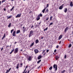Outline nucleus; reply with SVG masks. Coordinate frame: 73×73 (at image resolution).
Segmentation results:
<instances>
[{
    "mask_svg": "<svg viewBox=\"0 0 73 73\" xmlns=\"http://www.w3.org/2000/svg\"><path fill=\"white\" fill-rule=\"evenodd\" d=\"M21 13H20L19 14H18L15 17L16 18H18V17H21Z\"/></svg>",
    "mask_w": 73,
    "mask_h": 73,
    "instance_id": "4",
    "label": "nucleus"
},
{
    "mask_svg": "<svg viewBox=\"0 0 73 73\" xmlns=\"http://www.w3.org/2000/svg\"><path fill=\"white\" fill-rule=\"evenodd\" d=\"M46 12L48 13V12H49V10L48 9H47L46 10Z\"/></svg>",
    "mask_w": 73,
    "mask_h": 73,
    "instance_id": "33",
    "label": "nucleus"
},
{
    "mask_svg": "<svg viewBox=\"0 0 73 73\" xmlns=\"http://www.w3.org/2000/svg\"><path fill=\"white\" fill-rule=\"evenodd\" d=\"M33 33H34V31H31L28 35L29 37H31V36H32L33 35Z\"/></svg>",
    "mask_w": 73,
    "mask_h": 73,
    "instance_id": "1",
    "label": "nucleus"
},
{
    "mask_svg": "<svg viewBox=\"0 0 73 73\" xmlns=\"http://www.w3.org/2000/svg\"><path fill=\"white\" fill-rule=\"evenodd\" d=\"M3 48H2L1 49V51H2L3 50Z\"/></svg>",
    "mask_w": 73,
    "mask_h": 73,
    "instance_id": "50",
    "label": "nucleus"
},
{
    "mask_svg": "<svg viewBox=\"0 0 73 73\" xmlns=\"http://www.w3.org/2000/svg\"><path fill=\"white\" fill-rule=\"evenodd\" d=\"M15 33H16V31H13L12 34L13 36H15Z\"/></svg>",
    "mask_w": 73,
    "mask_h": 73,
    "instance_id": "10",
    "label": "nucleus"
},
{
    "mask_svg": "<svg viewBox=\"0 0 73 73\" xmlns=\"http://www.w3.org/2000/svg\"><path fill=\"white\" fill-rule=\"evenodd\" d=\"M66 58V55H65L64 56V58Z\"/></svg>",
    "mask_w": 73,
    "mask_h": 73,
    "instance_id": "39",
    "label": "nucleus"
},
{
    "mask_svg": "<svg viewBox=\"0 0 73 73\" xmlns=\"http://www.w3.org/2000/svg\"><path fill=\"white\" fill-rule=\"evenodd\" d=\"M41 39H43V37H42L41 38Z\"/></svg>",
    "mask_w": 73,
    "mask_h": 73,
    "instance_id": "63",
    "label": "nucleus"
},
{
    "mask_svg": "<svg viewBox=\"0 0 73 73\" xmlns=\"http://www.w3.org/2000/svg\"><path fill=\"white\" fill-rule=\"evenodd\" d=\"M59 47V46H58V45H57L56 46V48H58Z\"/></svg>",
    "mask_w": 73,
    "mask_h": 73,
    "instance_id": "42",
    "label": "nucleus"
},
{
    "mask_svg": "<svg viewBox=\"0 0 73 73\" xmlns=\"http://www.w3.org/2000/svg\"><path fill=\"white\" fill-rule=\"evenodd\" d=\"M23 29H24V28H25V27H23Z\"/></svg>",
    "mask_w": 73,
    "mask_h": 73,
    "instance_id": "64",
    "label": "nucleus"
},
{
    "mask_svg": "<svg viewBox=\"0 0 73 73\" xmlns=\"http://www.w3.org/2000/svg\"><path fill=\"white\" fill-rule=\"evenodd\" d=\"M49 52V50H46V52L48 53Z\"/></svg>",
    "mask_w": 73,
    "mask_h": 73,
    "instance_id": "45",
    "label": "nucleus"
},
{
    "mask_svg": "<svg viewBox=\"0 0 73 73\" xmlns=\"http://www.w3.org/2000/svg\"><path fill=\"white\" fill-rule=\"evenodd\" d=\"M20 32V30H18L16 32L17 34H18V33H19Z\"/></svg>",
    "mask_w": 73,
    "mask_h": 73,
    "instance_id": "16",
    "label": "nucleus"
},
{
    "mask_svg": "<svg viewBox=\"0 0 73 73\" xmlns=\"http://www.w3.org/2000/svg\"><path fill=\"white\" fill-rule=\"evenodd\" d=\"M27 71H26L25 72V73H27Z\"/></svg>",
    "mask_w": 73,
    "mask_h": 73,
    "instance_id": "54",
    "label": "nucleus"
},
{
    "mask_svg": "<svg viewBox=\"0 0 73 73\" xmlns=\"http://www.w3.org/2000/svg\"><path fill=\"white\" fill-rule=\"evenodd\" d=\"M5 37V33L4 34L3 36V37L2 38V40H3Z\"/></svg>",
    "mask_w": 73,
    "mask_h": 73,
    "instance_id": "14",
    "label": "nucleus"
},
{
    "mask_svg": "<svg viewBox=\"0 0 73 73\" xmlns=\"http://www.w3.org/2000/svg\"><path fill=\"white\" fill-rule=\"evenodd\" d=\"M13 8H14V6H13V7L11 9L10 11H12L13 9Z\"/></svg>",
    "mask_w": 73,
    "mask_h": 73,
    "instance_id": "27",
    "label": "nucleus"
},
{
    "mask_svg": "<svg viewBox=\"0 0 73 73\" xmlns=\"http://www.w3.org/2000/svg\"><path fill=\"white\" fill-rule=\"evenodd\" d=\"M41 23V22H40L39 23V24H38L39 25H40V24Z\"/></svg>",
    "mask_w": 73,
    "mask_h": 73,
    "instance_id": "51",
    "label": "nucleus"
},
{
    "mask_svg": "<svg viewBox=\"0 0 73 73\" xmlns=\"http://www.w3.org/2000/svg\"><path fill=\"white\" fill-rule=\"evenodd\" d=\"M31 70H29L28 71V72H27V73H29V72H30V71H31Z\"/></svg>",
    "mask_w": 73,
    "mask_h": 73,
    "instance_id": "44",
    "label": "nucleus"
},
{
    "mask_svg": "<svg viewBox=\"0 0 73 73\" xmlns=\"http://www.w3.org/2000/svg\"><path fill=\"white\" fill-rule=\"evenodd\" d=\"M48 29V27H46V29H44V31H46Z\"/></svg>",
    "mask_w": 73,
    "mask_h": 73,
    "instance_id": "29",
    "label": "nucleus"
},
{
    "mask_svg": "<svg viewBox=\"0 0 73 73\" xmlns=\"http://www.w3.org/2000/svg\"><path fill=\"white\" fill-rule=\"evenodd\" d=\"M45 50H44L43 51V52H42V53L43 54V53H44V52H45Z\"/></svg>",
    "mask_w": 73,
    "mask_h": 73,
    "instance_id": "46",
    "label": "nucleus"
},
{
    "mask_svg": "<svg viewBox=\"0 0 73 73\" xmlns=\"http://www.w3.org/2000/svg\"><path fill=\"white\" fill-rule=\"evenodd\" d=\"M7 47H9V46H6V48H7Z\"/></svg>",
    "mask_w": 73,
    "mask_h": 73,
    "instance_id": "61",
    "label": "nucleus"
},
{
    "mask_svg": "<svg viewBox=\"0 0 73 73\" xmlns=\"http://www.w3.org/2000/svg\"><path fill=\"white\" fill-rule=\"evenodd\" d=\"M40 19V17H37V18L36 19L37 21L39 20Z\"/></svg>",
    "mask_w": 73,
    "mask_h": 73,
    "instance_id": "18",
    "label": "nucleus"
},
{
    "mask_svg": "<svg viewBox=\"0 0 73 73\" xmlns=\"http://www.w3.org/2000/svg\"><path fill=\"white\" fill-rule=\"evenodd\" d=\"M52 20V17L51 16L50 18V20Z\"/></svg>",
    "mask_w": 73,
    "mask_h": 73,
    "instance_id": "32",
    "label": "nucleus"
},
{
    "mask_svg": "<svg viewBox=\"0 0 73 73\" xmlns=\"http://www.w3.org/2000/svg\"><path fill=\"white\" fill-rule=\"evenodd\" d=\"M65 72V70H64L63 71H62L61 73H64Z\"/></svg>",
    "mask_w": 73,
    "mask_h": 73,
    "instance_id": "26",
    "label": "nucleus"
},
{
    "mask_svg": "<svg viewBox=\"0 0 73 73\" xmlns=\"http://www.w3.org/2000/svg\"><path fill=\"white\" fill-rule=\"evenodd\" d=\"M49 7V4H47V7Z\"/></svg>",
    "mask_w": 73,
    "mask_h": 73,
    "instance_id": "40",
    "label": "nucleus"
},
{
    "mask_svg": "<svg viewBox=\"0 0 73 73\" xmlns=\"http://www.w3.org/2000/svg\"><path fill=\"white\" fill-rule=\"evenodd\" d=\"M46 54V52H45L44 54H43L44 56H45Z\"/></svg>",
    "mask_w": 73,
    "mask_h": 73,
    "instance_id": "52",
    "label": "nucleus"
},
{
    "mask_svg": "<svg viewBox=\"0 0 73 73\" xmlns=\"http://www.w3.org/2000/svg\"><path fill=\"white\" fill-rule=\"evenodd\" d=\"M19 52V48H16L14 50V53L16 54L17 53Z\"/></svg>",
    "mask_w": 73,
    "mask_h": 73,
    "instance_id": "3",
    "label": "nucleus"
},
{
    "mask_svg": "<svg viewBox=\"0 0 73 73\" xmlns=\"http://www.w3.org/2000/svg\"><path fill=\"white\" fill-rule=\"evenodd\" d=\"M34 26L33 25L31 27V28H33Z\"/></svg>",
    "mask_w": 73,
    "mask_h": 73,
    "instance_id": "48",
    "label": "nucleus"
},
{
    "mask_svg": "<svg viewBox=\"0 0 73 73\" xmlns=\"http://www.w3.org/2000/svg\"><path fill=\"white\" fill-rule=\"evenodd\" d=\"M45 11V9H44L42 11V12L44 13Z\"/></svg>",
    "mask_w": 73,
    "mask_h": 73,
    "instance_id": "30",
    "label": "nucleus"
},
{
    "mask_svg": "<svg viewBox=\"0 0 73 73\" xmlns=\"http://www.w3.org/2000/svg\"><path fill=\"white\" fill-rule=\"evenodd\" d=\"M70 7H72L73 6V2H71L70 3Z\"/></svg>",
    "mask_w": 73,
    "mask_h": 73,
    "instance_id": "11",
    "label": "nucleus"
},
{
    "mask_svg": "<svg viewBox=\"0 0 73 73\" xmlns=\"http://www.w3.org/2000/svg\"><path fill=\"white\" fill-rule=\"evenodd\" d=\"M68 30V27H67L64 30V32L66 33V32Z\"/></svg>",
    "mask_w": 73,
    "mask_h": 73,
    "instance_id": "9",
    "label": "nucleus"
},
{
    "mask_svg": "<svg viewBox=\"0 0 73 73\" xmlns=\"http://www.w3.org/2000/svg\"><path fill=\"white\" fill-rule=\"evenodd\" d=\"M11 25V23H10L9 25L8 26V27H10Z\"/></svg>",
    "mask_w": 73,
    "mask_h": 73,
    "instance_id": "31",
    "label": "nucleus"
},
{
    "mask_svg": "<svg viewBox=\"0 0 73 73\" xmlns=\"http://www.w3.org/2000/svg\"><path fill=\"white\" fill-rule=\"evenodd\" d=\"M41 60H38V61L37 62V63L38 64H39V63H40V62H41Z\"/></svg>",
    "mask_w": 73,
    "mask_h": 73,
    "instance_id": "21",
    "label": "nucleus"
},
{
    "mask_svg": "<svg viewBox=\"0 0 73 73\" xmlns=\"http://www.w3.org/2000/svg\"><path fill=\"white\" fill-rule=\"evenodd\" d=\"M9 72V71L8 70H7V72Z\"/></svg>",
    "mask_w": 73,
    "mask_h": 73,
    "instance_id": "55",
    "label": "nucleus"
},
{
    "mask_svg": "<svg viewBox=\"0 0 73 73\" xmlns=\"http://www.w3.org/2000/svg\"><path fill=\"white\" fill-rule=\"evenodd\" d=\"M38 42V39H37L35 41V43L36 44H37Z\"/></svg>",
    "mask_w": 73,
    "mask_h": 73,
    "instance_id": "19",
    "label": "nucleus"
},
{
    "mask_svg": "<svg viewBox=\"0 0 73 73\" xmlns=\"http://www.w3.org/2000/svg\"><path fill=\"white\" fill-rule=\"evenodd\" d=\"M53 68V67L52 66H50L49 68V70H52V68Z\"/></svg>",
    "mask_w": 73,
    "mask_h": 73,
    "instance_id": "23",
    "label": "nucleus"
},
{
    "mask_svg": "<svg viewBox=\"0 0 73 73\" xmlns=\"http://www.w3.org/2000/svg\"><path fill=\"white\" fill-rule=\"evenodd\" d=\"M56 49H55L54 50V53H56Z\"/></svg>",
    "mask_w": 73,
    "mask_h": 73,
    "instance_id": "43",
    "label": "nucleus"
},
{
    "mask_svg": "<svg viewBox=\"0 0 73 73\" xmlns=\"http://www.w3.org/2000/svg\"><path fill=\"white\" fill-rule=\"evenodd\" d=\"M25 70H26V68H25L24 70V71L25 72Z\"/></svg>",
    "mask_w": 73,
    "mask_h": 73,
    "instance_id": "57",
    "label": "nucleus"
},
{
    "mask_svg": "<svg viewBox=\"0 0 73 73\" xmlns=\"http://www.w3.org/2000/svg\"><path fill=\"white\" fill-rule=\"evenodd\" d=\"M11 68H10L8 70L9 72V71H10V70H11Z\"/></svg>",
    "mask_w": 73,
    "mask_h": 73,
    "instance_id": "38",
    "label": "nucleus"
},
{
    "mask_svg": "<svg viewBox=\"0 0 73 73\" xmlns=\"http://www.w3.org/2000/svg\"><path fill=\"white\" fill-rule=\"evenodd\" d=\"M53 68L54 69H55V71H56L57 70V65H56L55 64H54L53 66Z\"/></svg>",
    "mask_w": 73,
    "mask_h": 73,
    "instance_id": "2",
    "label": "nucleus"
},
{
    "mask_svg": "<svg viewBox=\"0 0 73 73\" xmlns=\"http://www.w3.org/2000/svg\"><path fill=\"white\" fill-rule=\"evenodd\" d=\"M63 8V6H61L59 7V9H62Z\"/></svg>",
    "mask_w": 73,
    "mask_h": 73,
    "instance_id": "17",
    "label": "nucleus"
},
{
    "mask_svg": "<svg viewBox=\"0 0 73 73\" xmlns=\"http://www.w3.org/2000/svg\"><path fill=\"white\" fill-rule=\"evenodd\" d=\"M19 63H18L16 67L17 69H19Z\"/></svg>",
    "mask_w": 73,
    "mask_h": 73,
    "instance_id": "20",
    "label": "nucleus"
},
{
    "mask_svg": "<svg viewBox=\"0 0 73 73\" xmlns=\"http://www.w3.org/2000/svg\"><path fill=\"white\" fill-rule=\"evenodd\" d=\"M28 68V66H26V68Z\"/></svg>",
    "mask_w": 73,
    "mask_h": 73,
    "instance_id": "58",
    "label": "nucleus"
},
{
    "mask_svg": "<svg viewBox=\"0 0 73 73\" xmlns=\"http://www.w3.org/2000/svg\"><path fill=\"white\" fill-rule=\"evenodd\" d=\"M72 46V44H70L68 46V48H70Z\"/></svg>",
    "mask_w": 73,
    "mask_h": 73,
    "instance_id": "25",
    "label": "nucleus"
},
{
    "mask_svg": "<svg viewBox=\"0 0 73 73\" xmlns=\"http://www.w3.org/2000/svg\"><path fill=\"white\" fill-rule=\"evenodd\" d=\"M11 17H12V16H10L9 17H8L7 19H11Z\"/></svg>",
    "mask_w": 73,
    "mask_h": 73,
    "instance_id": "22",
    "label": "nucleus"
},
{
    "mask_svg": "<svg viewBox=\"0 0 73 73\" xmlns=\"http://www.w3.org/2000/svg\"><path fill=\"white\" fill-rule=\"evenodd\" d=\"M49 19V17H48L46 19V20L47 21L48 20V19Z\"/></svg>",
    "mask_w": 73,
    "mask_h": 73,
    "instance_id": "34",
    "label": "nucleus"
},
{
    "mask_svg": "<svg viewBox=\"0 0 73 73\" xmlns=\"http://www.w3.org/2000/svg\"><path fill=\"white\" fill-rule=\"evenodd\" d=\"M14 31V29H13L11 30V33H12V32L13 31Z\"/></svg>",
    "mask_w": 73,
    "mask_h": 73,
    "instance_id": "28",
    "label": "nucleus"
},
{
    "mask_svg": "<svg viewBox=\"0 0 73 73\" xmlns=\"http://www.w3.org/2000/svg\"><path fill=\"white\" fill-rule=\"evenodd\" d=\"M27 60L29 61H31V60H32V58L31 57V56H29L27 58Z\"/></svg>",
    "mask_w": 73,
    "mask_h": 73,
    "instance_id": "6",
    "label": "nucleus"
},
{
    "mask_svg": "<svg viewBox=\"0 0 73 73\" xmlns=\"http://www.w3.org/2000/svg\"><path fill=\"white\" fill-rule=\"evenodd\" d=\"M53 24V23H50L49 25H51Z\"/></svg>",
    "mask_w": 73,
    "mask_h": 73,
    "instance_id": "36",
    "label": "nucleus"
},
{
    "mask_svg": "<svg viewBox=\"0 0 73 73\" xmlns=\"http://www.w3.org/2000/svg\"><path fill=\"white\" fill-rule=\"evenodd\" d=\"M13 52V51H11V52L10 53V54H12V53Z\"/></svg>",
    "mask_w": 73,
    "mask_h": 73,
    "instance_id": "41",
    "label": "nucleus"
},
{
    "mask_svg": "<svg viewBox=\"0 0 73 73\" xmlns=\"http://www.w3.org/2000/svg\"><path fill=\"white\" fill-rule=\"evenodd\" d=\"M42 15L40 13L38 15L37 17H42Z\"/></svg>",
    "mask_w": 73,
    "mask_h": 73,
    "instance_id": "12",
    "label": "nucleus"
},
{
    "mask_svg": "<svg viewBox=\"0 0 73 73\" xmlns=\"http://www.w3.org/2000/svg\"><path fill=\"white\" fill-rule=\"evenodd\" d=\"M40 66H39V67H38V69H39L40 68Z\"/></svg>",
    "mask_w": 73,
    "mask_h": 73,
    "instance_id": "56",
    "label": "nucleus"
},
{
    "mask_svg": "<svg viewBox=\"0 0 73 73\" xmlns=\"http://www.w3.org/2000/svg\"><path fill=\"white\" fill-rule=\"evenodd\" d=\"M67 11L68 9H67V8H66L64 9V12L65 13H66V12H67Z\"/></svg>",
    "mask_w": 73,
    "mask_h": 73,
    "instance_id": "15",
    "label": "nucleus"
},
{
    "mask_svg": "<svg viewBox=\"0 0 73 73\" xmlns=\"http://www.w3.org/2000/svg\"><path fill=\"white\" fill-rule=\"evenodd\" d=\"M5 0H3L2 1V3H3V2H5Z\"/></svg>",
    "mask_w": 73,
    "mask_h": 73,
    "instance_id": "37",
    "label": "nucleus"
},
{
    "mask_svg": "<svg viewBox=\"0 0 73 73\" xmlns=\"http://www.w3.org/2000/svg\"><path fill=\"white\" fill-rule=\"evenodd\" d=\"M46 8H47V7H46L45 8H44V9H45H45H46Z\"/></svg>",
    "mask_w": 73,
    "mask_h": 73,
    "instance_id": "47",
    "label": "nucleus"
},
{
    "mask_svg": "<svg viewBox=\"0 0 73 73\" xmlns=\"http://www.w3.org/2000/svg\"><path fill=\"white\" fill-rule=\"evenodd\" d=\"M61 41H60L59 42V44H61Z\"/></svg>",
    "mask_w": 73,
    "mask_h": 73,
    "instance_id": "53",
    "label": "nucleus"
},
{
    "mask_svg": "<svg viewBox=\"0 0 73 73\" xmlns=\"http://www.w3.org/2000/svg\"><path fill=\"white\" fill-rule=\"evenodd\" d=\"M1 1H0V5L1 4Z\"/></svg>",
    "mask_w": 73,
    "mask_h": 73,
    "instance_id": "62",
    "label": "nucleus"
},
{
    "mask_svg": "<svg viewBox=\"0 0 73 73\" xmlns=\"http://www.w3.org/2000/svg\"><path fill=\"white\" fill-rule=\"evenodd\" d=\"M34 42H33L30 46H32L34 45Z\"/></svg>",
    "mask_w": 73,
    "mask_h": 73,
    "instance_id": "24",
    "label": "nucleus"
},
{
    "mask_svg": "<svg viewBox=\"0 0 73 73\" xmlns=\"http://www.w3.org/2000/svg\"><path fill=\"white\" fill-rule=\"evenodd\" d=\"M62 36H63L62 35H60V36L59 37L58 40H60V39H61V38H62Z\"/></svg>",
    "mask_w": 73,
    "mask_h": 73,
    "instance_id": "7",
    "label": "nucleus"
},
{
    "mask_svg": "<svg viewBox=\"0 0 73 73\" xmlns=\"http://www.w3.org/2000/svg\"><path fill=\"white\" fill-rule=\"evenodd\" d=\"M41 57H42L41 55H39L38 57V60L41 59Z\"/></svg>",
    "mask_w": 73,
    "mask_h": 73,
    "instance_id": "8",
    "label": "nucleus"
},
{
    "mask_svg": "<svg viewBox=\"0 0 73 73\" xmlns=\"http://www.w3.org/2000/svg\"><path fill=\"white\" fill-rule=\"evenodd\" d=\"M21 65H23V63H21Z\"/></svg>",
    "mask_w": 73,
    "mask_h": 73,
    "instance_id": "60",
    "label": "nucleus"
},
{
    "mask_svg": "<svg viewBox=\"0 0 73 73\" xmlns=\"http://www.w3.org/2000/svg\"><path fill=\"white\" fill-rule=\"evenodd\" d=\"M4 10L5 11H6V9L5 8L4 9Z\"/></svg>",
    "mask_w": 73,
    "mask_h": 73,
    "instance_id": "49",
    "label": "nucleus"
},
{
    "mask_svg": "<svg viewBox=\"0 0 73 73\" xmlns=\"http://www.w3.org/2000/svg\"><path fill=\"white\" fill-rule=\"evenodd\" d=\"M34 52L35 54H37V53H38V50L37 49H35L34 50Z\"/></svg>",
    "mask_w": 73,
    "mask_h": 73,
    "instance_id": "5",
    "label": "nucleus"
},
{
    "mask_svg": "<svg viewBox=\"0 0 73 73\" xmlns=\"http://www.w3.org/2000/svg\"><path fill=\"white\" fill-rule=\"evenodd\" d=\"M16 43H17V42H15V44H16Z\"/></svg>",
    "mask_w": 73,
    "mask_h": 73,
    "instance_id": "59",
    "label": "nucleus"
},
{
    "mask_svg": "<svg viewBox=\"0 0 73 73\" xmlns=\"http://www.w3.org/2000/svg\"><path fill=\"white\" fill-rule=\"evenodd\" d=\"M55 58L56 60H57L58 58H59V57L58 56H55Z\"/></svg>",
    "mask_w": 73,
    "mask_h": 73,
    "instance_id": "13",
    "label": "nucleus"
},
{
    "mask_svg": "<svg viewBox=\"0 0 73 73\" xmlns=\"http://www.w3.org/2000/svg\"><path fill=\"white\" fill-rule=\"evenodd\" d=\"M14 50H15V49L14 48H13L11 50V51H12L13 52L14 51Z\"/></svg>",
    "mask_w": 73,
    "mask_h": 73,
    "instance_id": "35",
    "label": "nucleus"
}]
</instances>
